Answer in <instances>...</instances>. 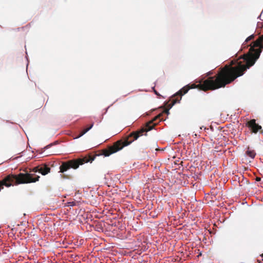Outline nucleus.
Segmentation results:
<instances>
[{"label": "nucleus", "mask_w": 263, "mask_h": 263, "mask_svg": "<svg viewBox=\"0 0 263 263\" xmlns=\"http://www.w3.org/2000/svg\"><path fill=\"white\" fill-rule=\"evenodd\" d=\"M189 85L182 87L180 90L177 92L171 97V101L172 102L170 106V109L176 103H179L181 100V97L187 92L189 88Z\"/></svg>", "instance_id": "nucleus-4"}, {"label": "nucleus", "mask_w": 263, "mask_h": 263, "mask_svg": "<svg viewBox=\"0 0 263 263\" xmlns=\"http://www.w3.org/2000/svg\"><path fill=\"white\" fill-rule=\"evenodd\" d=\"M246 126L249 128L252 133L256 134L259 131L260 132V133H263V131L261 130V126L256 123L255 119H252L247 121Z\"/></svg>", "instance_id": "nucleus-5"}, {"label": "nucleus", "mask_w": 263, "mask_h": 263, "mask_svg": "<svg viewBox=\"0 0 263 263\" xmlns=\"http://www.w3.org/2000/svg\"><path fill=\"white\" fill-rule=\"evenodd\" d=\"M39 176H34L29 173H20L18 175H8L5 177L2 182H0V191L4 188V186L7 187L19 184H25L31 182H35L39 181Z\"/></svg>", "instance_id": "nucleus-2"}, {"label": "nucleus", "mask_w": 263, "mask_h": 263, "mask_svg": "<svg viewBox=\"0 0 263 263\" xmlns=\"http://www.w3.org/2000/svg\"><path fill=\"white\" fill-rule=\"evenodd\" d=\"M167 114L168 115L169 114V111L167 110V112H166Z\"/></svg>", "instance_id": "nucleus-17"}, {"label": "nucleus", "mask_w": 263, "mask_h": 263, "mask_svg": "<svg viewBox=\"0 0 263 263\" xmlns=\"http://www.w3.org/2000/svg\"><path fill=\"white\" fill-rule=\"evenodd\" d=\"M93 126V123H92L88 127L84 129L82 131H81V133L76 137H73V139H76L80 138L83 136L84 134H85L87 132H88L90 129L92 128Z\"/></svg>", "instance_id": "nucleus-8"}, {"label": "nucleus", "mask_w": 263, "mask_h": 263, "mask_svg": "<svg viewBox=\"0 0 263 263\" xmlns=\"http://www.w3.org/2000/svg\"><path fill=\"white\" fill-rule=\"evenodd\" d=\"M161 116L158 115L153 119L152 121L146 123L145 126L144 127L141 128L139 130L133 132L130 134V136L133 137L134 139L131 141H129L128 140H125L123 144L118 143L115 145V149L112 153L117 152L121 150L124 146H128L130 145L134 140H137L140 136L143 135L144 132H147L148 131L151 130L153 129L154 126L156 125V123H154L157 119H160Z\"/></svg>", "instance_id": "nucleus-3"}, {"label": "nucleus", "mask_w": 263, "mask_h": 263, "mask_svg": "<svg viewBox=\"0 0 263 263\" xmlns=\"http://www.w3.org/2000/svg\"><path fill=\"white\" fill-rule=\"evenodd\" d=\"M162 120H163V119H160V121H162Z\"/></svg>", "instance_id": "nucleus-19"}, {"label": "nucleus", "mask_w": 263, "mask_h": 263, "mask_svg": "<svg viewBox=\"0 0 263 263\" xmlns=\"http://www.w3.org/2000/svg\"><path fill=\"white\" fill-rule=\"evenodd\" d=\"M94 159H95V157L92 158L91 160H85V159H80L78 160H70V161H68V164H69L70 168H73V169H77L79 167L80 165H82L86 162H91L94 160Z\"/></svg>", "instance_id": "nucleus-6"}, {"label": "nucleus", "mask_w": 263, "mask_h": 263, "mask_svg": "<svg viewBox=\"0 0 263 263\" xmlns=\"http://www.w3.org/2000/svg\"><path fill=\"white\" fill-rule=\"evenodd\" d=\"M247 156H249L252 159H254L256 156V153L254 150L250 149L249 147L246 152Z\"/></svg>", "instance_id": "nucleus-10"}, {"label": "nucleus", "mask_w": 263, "mask_h": 263, "mask_svg": "<svg viewBox=\"0 0 263 263\" xmlns=\"http://www.w3.org/2000/svg\"><path fill=\"white\" fill-rule=\"evenodd\" d=\"M200 129H201V130H202V129H204V130L208 129V128H206V127H204L203 126H202L200 127Z\"/></svg>", "instance_id": "nucleus-14"}, {"label": "nucleus", "mask_w": 263, "mask_h": 263, "mask_svg": "<svg viewBox=\"0 0 263 263\" xmlns=\"http://www.w3.org/2000/svg\"><path fill=\"white\" fill-rule=\"evenodd\" d=\"M254 37V35L251 34L246 39L240 50L243 51V54L232 61L230 67L224 68L215 77L202 81V85L205 90L224 87L242 76L247 69L254 65L263 49V35L260 36L251 44H248Z\"/></svg>", "instance_id": "nucleus-1"}, {"label": "nucleus", "mask_w": 263, "mask_h": 263, "mask_svg": "<svg viewBox=\"0 0 263 263\" xmlns=\"http://www.w3.org/2000/svg\"><path fill=\"white\" fill-rule=\"evenodd\" d=\"M33 171L34 172H39L42 175H46L50 172V168L47 164H43L34 167Z\"/></svg>", "instance_id": "nucleus-7"}, {"label": "nucleus", "mask_w": 263, "mask_h": 263, "mask_svg": "<svg viewBox=\"0 0 263 263\" xmlns=\"http://www.w3.org/2000/svg\"><path fill=\"white\" fill-rule=\"evenodd\" d=\"M110 154L111 153H110V154H104V155L105 156L107 157V156H109Z\"/></svg>", "instance_id": "nucleus-16"}, {"label": "nucleus", "mask_w": 263, "mask_h": 263, "mask_svg": "<svg viewBox=\"0 0 263 263\" xmlns=\"http://www.w3.org/2000/svg\"><path fill=\"white\" fill-rule=\"evenodd\" d=\"M70 169L69 164L68 162L62 163V165L60 166V172L64 173Z\"/></svg>", "instance_id": "nucleus-9"}, {"label": "nucleus", "mask_w": 263, "mask_h": 263, "mask_svg": "<svg viewBox=\"0 0 263 263\" xmlns=\"http://www.w3.org/2000/svg\"><path fill=\"white\" fill-rule=\"evenodd\" d=\"M67 206H74L76 205V203L74 201H69V202H67Z\"/></svg>", "instance_id": "nucleus-11"}, {"label": "nucleus", "mask_w": 263, "mask_h": 263, "mask_svg": "<svg viewBox=\"0 0 263 263\" xmlns=\"http://www.w3.org/2000/svg\"><path fill=\"white\" fill-rule=\"evenodd\" d=\"M212 73L211 72H209V74H211Z\"/></svg>", "instance_id": "nucleus-18"}, {"label": "nucleus", "mask_w": 263, "mask_h": 263, "mask_svg": "<svg viewBox=\"0 0 263 263\" xmlns=\"http://www.w3.org/2000/svg\"><path fill=\"white\" fill-rule=\"evenodd\" d=\"M261 180V178H259V177H256V181L258 182V181H260Z\"/></svg>", "instance_id": "nucleus-15"}, {"label": "nucleus", "mask_w": 263, "mask_h": 263, "mask_svg": "<svg viewBox=\"0 0 263 263\" xmlns=\"http://www.w3.org/2000/svg\"><path fill=\"white\" fill-rule=\"evenodd\" d=\"M152 89L153 90V91L154 92V93L157 95V96H160V95L159 93V92L158 91H157L155 89V87H152Z\"/></svg>", "instance_id": "nucleus-12"}, {"label": "nucleus", "mask_w": 263, "mask_h": 263, "mask_svg": "<svg viewBox=\"0 0 263 263\" xmlns=\"http://www.w3.org/2000/svg\"><path fill=\"white\" fill-rule=\"evenodd\" d=\"M52 145V143L46 145V146H45L44 147V150L47 149L48 148H50Z\"/></svg>", "instance_id": "nucleus-13"}, {"label": "nucleus", "mask_w": 263, "mask_h": 263, "mask_svg": "<svg viewBox=\"0 0 263 263\" xmlns=\"http://www.w3.org/2000/svg\"><path fill=\"white\" fill-rule=\"evenodd\" d=\"M107 110H108V108H106V112L107 111Z\"/></svg>", "instance_id": "nucleus-20"}]
</instances>
